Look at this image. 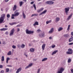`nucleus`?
Returning a JSON list of instances; mask_svg holds the SVG:
<instances>
[{
    "label": "nucleus",
    "mask_w": 73,
    "mask_h": 73,
    "mask_svg": "<svg viewBox=\"0 0 73 73\" xmlns=\"http://www.w3.org/2000/svg\"><path fill=\"white\" fill-rule=\"evenodd\" d=\"M17 8V6L16 5H15L13 7V11H15L16 9Z\"/></svg>",
    "instance_id": "obj_18"
},
{
    "label": "nucleus",
    "mask_w": 73,
    "mask_h": 73,
    "mask_svg": "<svg viewBox=\"0 0 73 73\" xmlns=\"http://www.w3.org/2000/svg\"><path fill=\"white\" fill-rule=\"evenodd\" d=\"M11 19H15V17H14L12 16L11 17Z\"/></svg>",
    "instance_id": "obj_53"
},
{
    "label": "nucleus",
    "mask_w": 73,
    "mask_h": 73,
    "mask_svg": "<svg viewBox=\"0 0 73 73\" xmlns=\"http://www.w3.org/2000/svg\"><path fill=\"white\" fill-rule=\"evenodd\" d=\"M57 52H58V50H56L54 51L52 53V56H53V54H56V53H57Z\"/></svg>",
    "instance_id": "obj_19"
},
{
    "label": "nucleus",
    "mask_w": 73,
    "mask_h": 73,
    "mask_svg": "<svg viewBox=\"0 0 73 73\" xmlns=\"http://www.w3.org/2000/svg\"><path fill=\"white\" fill-rule=\"evenodd\" d=\"M72 17V15H70L68 18L67 19L68 20H70V19H71V17Z\"/></svg>",
    "instance_id": "obj_29"
},
{
    "label": "nucleus",
    "mask_w": 73,
    "mask_h": 73,
    "mask_svg": "<svg viewBox=\"0 0 73 73\" xmlns=\"http://www.w3.org/2000/svg\"><path fill=\"white\" fill-rule=\"evenodd\" d=\"M71 59L70 58H69L68 59V63H70V62H71Z\"/></svg>",
    "instance_id": "obj_34"
},
{
    "label": "nucleus",
    "mask_w": 73,
    "mask_h": 73,
    "mask_svg": "<svg viewBox=\"0 0 73 73\" xmlns=\"http://www.w3.org/2000/svg\"><path fill=\"white\" fill-rule=\"evenodd\" d=\"M40 32V29H38V30H37L36 31V32H37V33H39Z\"/></svg>",
    "instance_id": "obj_41"
},
{
    "label": "nucleus",
    "mask_w": 73,
    "mask_h": 73,
    "mask_svg": "<svg viewBox=\"0 0 73 73\" xmlns=\"http://www.w3.org/2000/svg\"><path fill=\"white\" fill-rule=\"evenodd\" d=\"M34 26H36V25H38V22L36 21L35 23L33 25Z\"/></svg>",
    "instance_id": "obj_17"
},
{
    "label": "nucleus",
    "mask_w": 73,
    "mask_h": 73,
    "mask_svg": "<svg viewBox=\"0 0 73 73\" xmlns=\"http://www.w3.org/2000/svg\"><path fill=\"white\" fill-rule=\"evenodd\" d=\"M21 68H20L19 69V72H20V71H21Z\"/></svg>",
    "instance_id": "obj_42"
},
{
    "label": "nucleus",
    "mask_w": 73,
    "mask_h": 73,
    "mask_svg": "<svg viewBox=\"0 0 73 73\" xmlns=\"http://www.w3.org/2000/svg\"><path fill=\"white\" fill-rule=\"evenodd\" d=\"M46 4H49V5H53L54 4V2L52 1H47L46 3Z\"/></svg>",
    "instance_id": "obj_5"
},
{
    "label": "nucleus",
    "mask_w": 73,
    "mask_h": 73,
    "mask_svg": "<svg viewBox=\"0 0 73 73\" xmlns=\"http://www.w3.org/2000/svg\"><path fill=\"white\" fill-rule=\"evenodd\" d=\"M3 66L2 65H0V68H3Z\"/></svg>",
    "instance_id": "obj_48"
},
{
    "label": "nucleus",
    "mask_w": 73,
    "mask_h": 73,
    "mask_svg": "<svg viewBox=\"0 0 73 73\" xmlns=\"http://www.w3.org/2000/svg\"><path fill=\"white\" fill-rule=\"evenodd\" d=\"M73 37L72 36H71V37L69 39V42H70L72 41L73 40Z\"/></svg>",
    "instance_id": "obj_14"
},
{
    "label": "nucleus",
    "mask_w": 73,
    "mask_h": 73,
    "mask_svg": "<svg viewBox=\"0 0 73 73\" xmlns=\"http://www.w3.org/2000/svg\"><path fill=\"white\" fill-rule=\"evenodd\" d=\"M65 12L66 13V15H68V11H69V9H70V8L69 7L68 8H66L65 9Z\"/></svg>",
    "instance_id": "obj_6"
},
{
    "label": "nucleus",
    "mask_w": 73,
    "mask_h": 73,
    "mask_svg": "<svg viewBox=\"0 0 73 73\" xmlns=\"http://www.w3.org/2000/svg\"><path fill=\"white\" fill-rule=\"evenodd\" d=\"M12 16H13V17H16V16L15 15V14H13L12 15Z\"/></svg>",
    "instance_id": "obj_49"
},
{
    "label": "nucleus",
    "mask_w": 73,
    "mask_h": 73,
    "mask_svg": "<svg viewBox=\"0 0 73 73\" xmlns=\"http://www.w3.org/2000/svg\"><path fill=\"white\" fill-rule=\"evenodd\" d=\"M23 1L25 2V3H26L27 2V0H23Z\"/></svg>",
    "instance_id": "obj_60"
},
{
    "label": "nucleus",
    "mask_w": 73,
    "mask_h": 73,
    "mask_svg": "<svg viewBox=\"0 0 73 73\" xmlns=\"http://www.w3.org/2000/svg\"><path fill=\"white\" fill-rule=\"evenodd\" d=\"M64 71V68H63L62 67L58 70L57 73H62Z\"/></svg>",
    "instance_id": "obj_2"
},
{
    "label": "nucleus",
    "mask_w": 73,
    "mask_h": 73,
    "mask_svg": "<svg viewBox=\"0 0 73 73\" xmlns=\"http://www.w3.org/2000/svg\"><path fill=\"white\" fill-rule=\"evenodd\" d=\"M55 46L56 45H53L52 46V48H54Z\"/></svg>",
    "instance_id": "obj_39"
},
{
    "label": "nucleus",
    "mask_w": 73,
    "mask_h": 73,
    "mask_svg": "<svg viewBox=\"0 0 73 73\" xmlns=\"http://www.w3.org/2000/svg\"><path fill=\"white\" fill-rule=\"evenodd\" d=\"M54 32V28H52L50 31L48 32V33L50 34H52Z\"/></svg>",
    "instance_id": "obj_8"
},
{
    "label": "nucleus",
    "mask_w": 73,
    "mask_h": 73,
    "mask_svg": "<svg viewBox=\"0 0 73 73\" xmlns=\"http://www.w3.org/2000/svg\"><path fill=\"white\" fill-rule=\"evenodd\" d=\"M7 66H9V67H12V66L11 65H7Z\"/></svg>",
    "instance_id": "obj_57"
},
{
    "label": "nucleus",
    "mask_w": 73,
    "mask_h": 73,
    "mask_svg": "<svg viewBox=\"0 0 73 73\" xmlns=\"http://www.w3.org/2000/svg\"><path fill=\"white\" fill-rule=\"evenodd\" d=\"M39 36L41 37H44V34L43 33L42 34H39Z\"/></svg>",
    "instance_id": "obj_21"
},
{
    "label": "nucleus",
    "mask_w": 73,
    "mask_h": 73,
    "mask_svg": "<svg viewBox=\"0 0 73 73\" xmlns=\"http://www.w3.org/2000/svg\"><path fill=\"white\" fill-rule=\"evenodd\" d=\"M11 51H9L8 52V53L7 54V55L9 56L11 55Z\"/></svg>",
    "instance_id": "obj_24"
},
{
    "label": "nucleus",
    "mask_w": 73,
    "mask_h": 73,
    "mask_svg": "<svg viewBox=\"0 0 73 73\" xmlns=\"http://www.w3.org/2000/svg\"><path fill=\"white\" fill-rule=\"evenodd\" d=\"M24 3V2H23V1H21L19 2V6L20 7H21L22 6V5Z\"/></svg>",
    "instance_id": "obj_16"
},
{
    "label": "nucleus",
    "mask_w": 73,
    "mask_h": 73,
    "mask_svg": "<svg viewBox=\"0 0 73 73\" xmlns=\"http://www.w3.org/2000/svg\"><path fill=\"white\" fill-rule=\"evenodd\" d=\"M5 28H7V27H8V26H7V25H5Z\"/></svg>",
    "instance_id": "obj_61"
},
{
    "label": "nucleus",
    "mask_w": 73,
    "mask_h": 73,
    "mask_svg": "<svg viewBox=\"0 0 73 73\" xmlns=\"http://www.w3.org/2000/svg\"><path fill=\"white\" fill-rule=\"evenodd\" d=\"M26 32L27 34L30 35V34H33L34 33V31H29L28 29H27L26 30Z\"/></svg>",
    "instance_id": "obj_4"
},
{
    "label": "nucleus",
    "mask_w": 73,
    "mask_h": 73,
    "mask_svg": "<svg viewBox=\"0 0 73 73\" xmlns=\"http://www.w3.org/2000/svg\"><path fill=\"white\" fill-rule=\"evenodd\" d=\"M5 35H8V31L6 32L5 33Z\"/></svg>",
    "instance_id": "obj_47"
},
{
    "label": "nucleus",
    "mask_w": 73,
    "mask_h": 73,
    "mask_svg": "<svg viewBox=\"0 0 73 73\" xmlns=\"http://www.w3.org/2000/svg\"><path fill=\"white\" fill-rule=\"evenodd\" d=\"M10 60V58L9 57H7L6 59V63L8 64V61Z\"/></svg>",
    "instance_id": "obj_22"
},
{
    "label": "nucleus",
    "mask_w": 73,
    "mask_h": 73,
    "mask_svg": "<svg viewBox=\"0 0 73 73\" xmlns=\"http://www.w3.org/2000/svg\"><path fill=\"white\" fill-rule=\"evenodd\" d=\"M1 60L2 61H4V56H2V57Z\"/></svg>",
    "instance_id": "obj_30"
},
{
    "label": "nucleus",
    "mask_w": 73,
    "mask_h": 73,
    "mask_svg": "<svg viewBox=\"0 0 73 73\" xmlns=\"http://www.w3.org/2000/svg\"><path fill=\"white\" fill-rule=\"evenodd\" d=\"M16 24V22H14L13 23H9V24L10 25H14L15 24Z\"/></svg>",
    "instance_id": "obj_23"
},
{
    "label": "nucleus",
    "mask_w": 73,
    "mask_h": 73,
    "mask_svg": "<svg viewBox=\"0 0 73 73\" xmlns=\"http://www.w3.org/2000/svg\"><path fill=\"white\" fill-rule=\"evenodd\" d=\"M25 56H26V57H28V55H27V54H25Z\"/></svg>",
    "instance_id": "obj_64"
},
{
    "label": "nucleus",
    "mask_w": 73,
    "mask_h": 73,
    "mask_svg": "<svg viewBox=\"0 0 73 73\" xmlns=\"http://www.w3.org/2000/svg\"><path fill=\"white\" fill-rule=\"evenodd\" d=\"M9 69L8 68H7L6 69V72H9Z\"/></svg>",
    "instance_id": "obj_33"
},
{
    "label": "nucleus",
    "mask_w": 73,
    "mask_h": 73,
    "mask_svg": "<svg viewBox=\"0 0 73 73\" xmlns=\"http://www.w3.org/2000/svg\"><path fill=\"white\" fill-rule=\"evenodd\" d=\"M52 22V20H50L48 21H47L46 22V23L47 24H48L49 23H51Z\"/></svg>",
    "instance_id": "obj_28"
},
{
    "label": "nucleus",
    "mask_w": 73,
    "mask_h": 73,
    "mask_svg": "<svg viewBox=\"0 0 73 73\" xmlns=\"http://www.w3.org/2000/svg\"><path fill=\"white\" fill-rule=\"evenodd\" d=\"M21 47L22 48H24V47H25V45L24 44H22L21 46Z\"/></svg>",
    "instance_id": "obj_32"
},
{
    "label": "nucleus",
    "mask_w": 73,
    "mask_h": 73,
    "mask_svg": "<svg viewBox=\"0 0 73 73\" xmlns=\"http://www.w3.org/2000/svg\"><path fill=\"white\" fill-rule=\"evenodd\" d=\"M18 11V10H17L15 12V16H19Z\"/></svg>",
    "instance_id": "obj_10"
},
{
    "label": "nucleus",
    "mask_w": 73,
    "mask_h": 73,
    "mask_svg": "<svg viewBox=\"0 0 73 73\" xmlns=\"http://www.w3.org/2000/svg\"><path fill=\"white\" fill-rule=\"evenodd\" d=\"M22 26V23H21L19 25V27H21Z\"/></svg>",
    "instance_id": "obj_46"
},
{
    "label": "nucleus",
    "mask_w": 73,
    "mask_h": 73,
    "mask_svg": "<svg viewBox=\"0 0 73 73\" xmlns=\"http://www.w3.org/2000/svg\"><path fill=\"white\" fill-rule=\"evenodd\" d=\"M14 32H15V29H13L11 30L10 33L9 34L10 36H13L14 34Z\"/></svg>",
    "instance_id": "obj_7"
},
{
    "label": "nucleus",
    "mask_w": 73,
    "mask_h": 73,
    "mask_svg": "<svg viewBox=\"0 0 73 73\" xmlns=\"http://www.w3.org/2000/svg\"><path fill=\"white\" fill-rule=\"evenodd\" d=\"M70 25H69L68 26V28L67 29V30L68 31H69V29H70Z\"/></svg>",
    "instance_id": "obj_35"
},
{
    "label": "nucleus",
    "mask_w": 73,
    "mask_h": 73,
    "mask_svg": "<svg viewBox=\"0 0 73 73\" xmlns=\"http://www.w3.org/2000/svg\"><path fill=\"white\" fill-rule=\"evenodd\" d=\"M12 47L13 48V49H15V48H16V46H15L14 45H13L12 46Z\"/></svg>",
    "instance_id": "obj_38"
},
{
    "label": "nucleus",
    "mask_w": 73,
    "mask_h": 73,
    "mask_svg": "<svg viewBox=\"0 0 73 73\" xmlns=\"http://www.w3.org/2000/svg\"><path fill=\"white\" fill-rule=\"evenodd\" d=\"M33 61H36V59H33Z\"/></svg>",
    "instance_id": "obj_58"
},
{
    "label": "nucleus",
    "mask_w": 73,
    "mask_h": 73,
    "mask_svg": "<svg viewBox=\"0 0 73 73\" xmlns=\"http://www.w3.org/2000/svg\"><path fill=\"white\" fill-rule=\"evenodd\" d=\"M73 44V42L70 43L69 44V45H71Z\"/></svg>",
    "instance_id": "obj_44"
},
{
    "label": "nucleus",
    "mask_w": 73,
    "mask_h": 73,
    "mask_svg": "<svg viewBox=\"0 0 73 73\" xmlns=\"http://www.w3.org/2000/svg\"><path fill=\"white\" fill-rule=\"evenodd\" d=\"M48 60V58H44L42 59V61H46V60Z\"/></svg>",
    "instance_id": "obj_27"
},
{
    "label": "nucleus",
    "mask_w": 73,
    "mask_h": 73,
    "mask_svg": "<svg viewBox=\"0 0 73 73\" xmlns=\"http://www.w3.org/2000/svg\"><path fill=\"white\" fill-rule=\"evenodd\" d=\"M4 70H2L1 71L0 73H4Z\"/></svg>",
    "instance_id": "obj_50"
},
{
    "label": "nucleus",
    "mask_w": 73,
    "mask_h": 73,
    "mask_svg": "<svg viewBox=\"0 0 73 73\" xmlns=\"http://www.w3.org/2000/svg\"><path fill=\"white\" fill-rule=\"evenodd\" d=\"M45 45L46 44H44L42 46V50H45Z\"/></svg>",
    "instance_id": "obj_12"
},
{
    "label": "nucleus",
    "mask_w": 73,
    "mask_h": 73,
    "mask_svg": "<svg viewBox=\"0 0 73 73\" xmlns=\"http://www.w3.org/2000/svg\"><path fill=\"white\" fill-rule=\"evenodd\" d=\"M63 36L64 37L67 38V37H68L69 36V35L68 34H67L64 35Z\"/></svg>",
    "instance_id": "obj_20"
},
{
    "label": "nucleus",
    "mask_w": 73,
    "mask_h": 73,
    "mask_svg": "<svg viewBox=\"0 0 73 73\" xmlns=\"http://www.w3.org/2000/svg\"><path fill=\"white\" fill-rule=\"evenodd\" d=\"M7 18H9L10 17V14H7Z\"/></svg>",
    "instance_id": "obj_37"
},
{
    "label": "nucleus",
    "mask_w": 73,
    "mask_h": 73,
    "mask_svg": "<svg viewBox=\"0 0 73 73\" xmlns=\"http://www.w3.org/2000/svg\"><path fill=\"white\" fill-rule=\"evenodd\" d=\"M52 39V37H49V39H50V40H51V39Z\"/></svg>",
    "instance_id": "obj_54"
},
{
    "label": "nucleus",
    "mask_w": 73,
    "mask_h": 73,
    "mask_svg": "<svg viewBox=\"0 0 73 73\" xmlns=\"http://www.w3.org/2000/svg\"><path fill=\"white\" fill-rule=\"evenodd\" d=\"M37 11L38 13L40 12H41L40 9L37 10Z\"/></svg>",
    "instance_id": "obj_51"
},
{
    "label": "nucleus",
    "mask_w": 73,
    "mask_h": 73,
    "mask_svg": "<svg viewBox=\"0 0 73 73\" xmlns=\"http://www.w3.org/2000/svg\"><path fill=\"white\" fill-rule=\"evenodd\" d=\"M34 3V1H32L31 3V4H33Z\"/></svg>",
    "instance_id": "obj_56"
},
{
    "label": "nucleus",
    "mask_w": 73,
    "mask_h": 73,
    "mask_svg": "<svg viewBox=\"0 0 73 73\" xmlns=\"http://www.w3.org/2000/svg\"><path fill=\"white\" fill-rule=\"evenodd\" d=\"M66 53L67 54H73V50L71 48H69L68 49V51Z\"/></svg>",
    "instance_id": "obj_3"
},
{
    "label": "nucleus",
    "mask_w": 73,
    "mask_h": 73,
    "mask_svg": "<svg viewBox=\"0 0 73 73\" xmlns=\"http://www.w3.org/2000/svg\"><path fill=\"white\" fill-rule=\"evenodd\" d=\"M46 12H47V11L46 10H44L43 12L39 14L40 16H41V15H44V14Z\"/></svg>",
    "instance_id": "obj_11"
},
{
    "label": "nucleus",
    "mask_w": 73,
    "mask_h": 73,
    "mask_svg": "<svg viewBox=\"0 0 73 73\" xmlns=\"http://www.w3.org/2000/svg\"><path fill=\"white\" fill-rule=\"evenodd\" d=\"M16 73H19V69H18L17 70L16 72Z\"/></svg>",
    "instance_id": "obj_55"
},
{
    "label": "nucleus",
    "mask_w": 73,
    "mask_h": 73,
    "mask_svg": "<svg viewBox=\"0 0 73 73\" xmlns=\"http://www.w3.org/2000/svg\"><path fill=\"white\" fill-rule=\"evenodd\" d=\"M1 11H3V8H1Z\"/></svg>",
    "instance_id": "obj_63"
},
{
    "label": "nucleus",
    "mask_w": 73,
    "mask_h": 73,
    "mask_svg": "<svg viewBox=\"0 0 73 73\" xmlns=\"http://www.w3.org/2000/svg\"><path fill=\"white\" fill-rule=\"evenodd\" d=\"M35 51V50L34 48H32L30 49V51L31 52H33Z\"/></svg>",
    "instance_id": "obj_31"
},
{
    "label": "nucleus",
    "mask_w": 73,
    "mask_h": 73,
    "mask_svg": "<svg viewBox=\"0 0 73 73\" xmlns=\"http://www.w3.org/2000/svg\"><path fill=\"white\" fill-rule=\"evenodd\" d=\"M40 69L39 68L38 70V71H37V73H40Z\"/></svg>",
    "instance_id": "obj_43"
},
{
    "label": "nucleus",
    "mask_w": 73,
    "mask_h": 73,
    "mask_svg": "<svg viewBox=\"0 0 73 73\" xmlns=\"http://www.w3.org/2000/svg\"><path fill=\"white\" fill-rule=\"evenodd\" d=\"M5 17V14H3L1 16V17L0 18V23H2L4 21V18Z\"/></svg>",
    "instance_id": "obj_1"
},
{
    "label": "nucleus",
    "mask_w": 73,
    "mask_h": 73,
    "mask_svg": "<svg viewBox=\"0 0 73 73\" xmlns=\"http://www.w3.org/2000/svg\"><path fill=\"white\" fill-rule=\"evenodd\" d=\"M23 19H25V18H26V15H25L24 13H23Z\"/></svg>",
    "instance_id": "obj_25"
},
{
    "label": "nucleus",
    "mask_w": 73,
    "mask_h": 73,
    "mask_svg": "<svg viewBox=\"0 0 73 73\" xmlns=\"http://www.w3.org/2000/svg\"><path fill=\"white\" fill-rule=\"evenodd\" d=\"M38 16V14H33L31 16V17H33V16Z\"/></svg>",
    "instance_id": "obj_40"
},
{
    "label": "nucleus",
    "mask_w": 73,
    "mask_h": 73,
    "mask_svg": "<svg viewBox=\"0 0 73 73\" xmlns=\"http://www.w3.org/2000/svg\"><path fill=\"white\" fill-rule=\"evenodd\" d=\"M63 28L62 27H60L58 29V31H61L62 30Z\"/></svg>",
    "instance_id": "obj_26"
},
{
    "label": "nucleus",
    "mask_w": 73,
    "mask_h": 73,
    "mask_svg": "<svg viewBox=\"0 0 73 73\" xmlns=\"http://www.w3.org/2000/svg\"><path fill=\"white\" fill-rule=\"evenodd\" d=\"M60 20V19L59 17H56V18L55 22L56 23H57L58 21H59Z\"/></svg>",
    "instance_id": "obj_13"
},
{
    "label": "nucleus",
    "mask_w": 73,
    "mask_h": 73,
    "mask_svg": "<svg viewBox=\"0 0 73 73\" xmlns=\"http://www.w3.org/2000/svg\"><path fill=\"white\" fill-rule=\"evenodd\" d=\"M7 30H8V29L7 28H3L0 29V31H7Z\"/></svg>",
    "instance_id": "obj_15"
},
{
    "label": "nucleus",
    "mask_w": 73,
    "mask_h": 73,
    "mask_svg": "<svg viewBox=\"0 0 73 73\" xmlns=\"http://www.w3.org/2000/svg\"><path fill=\"white\" fill-rule=\"evenodd\" d=\"M33 7H34L35 10H36V5H35V4H33Z\"/></svg>",
    "instance_id": "obj_36"
},
{
    "label": "nucleus",
    "mask_w": 73,
    "mask_h": 73,
    "mask_svg": "<svg viewBox=\"0 0 73 73\" xmlns=\"http://www.w3.org/2000/svg\"><path fill=\"white\" fill-rule=\"evenodd\" d=\"M71 35H72V36H73V32H72L71 33Z\"/></svg>",
    "instance_id": "obj_62"
},
{
    "label": "nucleus",
    "mask_w": 73,
    "mask_h": 73,
    "mask_svg": "<svg viewBox=\"0 0 73 73\" xmlns=\"http://www.w3.org/2000/svg\"><path fill=\"white\" fill-rule=\"evenodd\" d=\"M71 73H73V69H72L71 70Z\"/></svg>",
    "instance_id": "obj_52"
},
{
    "label": "nucleus",
    "mask_w": 73,
    "mask_h": 73,
    "mask_svg": "<svg viewBox=\"0 0 73 73\" xmlns=\"http://www.w3.org/2000/svg\"><path fill=\"white\" fill-rule=\"evenodd\" d=\"M44 10V8H41L40 9V11H43Z\"/></svg>",
    "instance_id": "obj_45"
},
{
    "label": "nucleus",
    "mask_w": 73,
    "mask_h": 73,
    "mask_svg": "<svg viewBox=\"0 0 73 73\" xmlns=\"http://www.w3.org/2000/svg\"><path fill=\"white\" fill-rule=\"evenodd\" d=\"M32 65H33V64H32L31 63L29 64L28 66H27V67L25 68V69H28V68H29V67H31Z\"/></svg>",
    "instance_id": "obj_9"
},
{
    "label": "nucleus",
    "mask_w": 73,
    "mask_h": 73,
    "mask_svg": "<svg viewBox=\"0 0 73 73\" xmlns=\"http://www.w3.org/2000/svg\"><path fill=\"white\" fill-rule=\"evenodd\" d=\"M9 1V0H5V2H8Z\"/></svg>",
    "instance_id": "obj_59"
}]
</instances>
